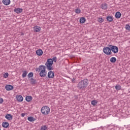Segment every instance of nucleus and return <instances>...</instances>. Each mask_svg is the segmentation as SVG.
Wrapping results in <instances>:
<instances>
[{"mask_svg": "<svg viewBox=\"0 0 130 130\" xmlns=\"http://www.w3.org/2000/svg\"><path fill=\"white\" fill-rule=\"evenodd\" d=\"M99 22L100 23H103V22H104V19H103V18H99Z\"/></svg>", "mask_w": 130, "mask_h": 130, "instance_id": "obj_33", "label": "nucleus"}, {"mask_svg": "<svg viewBox=\"0 0 130 130\" xmlns=\"http://www.w3.org/2000/svg\"><path fill=\"white\" fill-rule=\"evenodd\" d=\"M34 29L35 32H40V31L41 30V27L38 26H35V27H34Z\"/></svg>", "mask_w": 130, "mask_h": 130, "instance_id": "obj_10", "label": "nucleus"}, {"mask_svg": "<svg viewBox=\"0 0 130 130\" xmlns=\"http://www.w3.org/2000/svg\"><path fill=\"white\" fill-rule=\"evenodd\" d=\"M101 9H102V10H106L107 9V4L106 3L102 4Z\"/></svg>", "mask_w": 130, "mask_h": 130, "instance_id": "obj_20", "label": "nucleus"}, {"mask_svg": "<svg viewBox=\"0 0 130 130\" xmlns=\"http://www.w3.org/2000/svg\"><path fill=\"white\" fill-rule=\"evenodd\" d=\"M3 4L5 6H9L11 4V0H3Z\"/></svg>", "mask_w": 130, "mask_h": 130, "instance_id": "obj_14", "label": "nucleus"}, {"mask_svg": "<svg viewBox=\"0 0 130 130\" xmlns=\"http://www.w3.org/2000/svg\"><path fill=\"white\" fill-rule=\"evenodd\" d=\"M14 12H15V13H16V14H20L22 13V12H23V9L19 8H15L14 10Z\"/></svg>", "mask_w": 130, "mask_h": 130, "instance_id": "obj_8", "label": "nucleus"}, {"mask_svg": "<svg viewBox=\"0 0 130 130\" xmlns=\"http://www.w3.org/2000/svg\"><path fill=\"white\" fill-rule=\"evenodd\" d=\"M23 96H22V95H19L17 96V100L19 102H22V101H23Z\"/></svg>", "mask_w": 130, "mask_h": 130, "instance_id": "obj_19", "label": "nucleus"}, {"mask_svg": "<svg viewBox=\"0 0 130 130\" xmlns=\"http://www.w3.org/2000/svg\"><path fill=\"white\" fill-rule=\"evenodd\" d=\"M75 80H76V79L73 78V79H72V83H75Z\"/></svg>", "mask_w": 130, "mask_h": 130, "instance_id": "obj_36", "label": "nucleus"}, {"mask_svg": "<svg viewBox=\"0 0 130 130\" xmlns=\"http://www.w3.org/2000/svg\"><path fill=\"white\" fill-rule=\"evenodd\" d=\"M41 112L42 114L47 115L49 114V112H50V109L49 107H48V106H44L41 109Z\"/></svg>", "mask_w": 130, "mask_h": 130, "instance_id": "obj_3", "label": "nucleus"}, {"mask_svg": "<svg viewBox=\"0 0 130 130\" xmlns=\"http://www.w3.org/2000/svg\"><path fill=\"white\" fill-rule=\"evenodd\" d=\"M48 78L49 79H52L54 78V73H53L52 71H49L48 73Z\"/></svg>", "mask_w": 130, "mask_h": 130, "instance_id": "obj_7", "label": "nucleus"}, {"mask_svg": "<svg viewBox=\"0 0 130 130\" xmlns=\"http://www.w3.org/2000/svg\"><path fill=\"white\" fill-rule=\"evenodd\" d=\"M36 54L40 56L43 54V51L41 49H39L36 51Z\"/></svg>", "mask_w": 130, "mask_h": 130, "instance_id": "obj_11", "label": "nucleus"}, {"mask_svg": "<svg viewBox=\"0 0 130 130\" xmlns=\"http://www.w3.org/2000/svg\"><path fill=\"white\" fill-rule=\"evenodd\" d=\"M3 102H4V99H3V98H0V104H2Z\"/></svg>", "mask_w": 130, "mask_h": 130, "instance_id": "obj_35", "label": "nucleus"}, {"mask_svg": "<svg viewBox=\"0 0 130 130\" xmlns=\"http://www.w3.org/2000/svg\"><path fill=\"white\" fill-rule=\"evenodd\" d=\"M26 114L25 113H21V115L22 116V117H24V116H25Z\"/></svg>", "mask_w": 130, "mask_h": 130, "instance_id": "obj_37", "label": "nucleus"}, {"mask_svg": "<svg viewBox=\"0 0 130 130\" xmlns=\"http://www.w3.org/2000/svg\"><path fill=\"white\" fill-rule=\"evenodd\" d=\"M46 75H47V72H46V70L41 71L40 72V76L42 78H44V77L46 76Z\"/></svg>", "mask_w": 130, "mask_h": 130, "instance_id": "obj_6", "label": "nucleus"}, {"mask_svg": "<svg viewBox=\"0 0 130 130\" xmlns=\"http://www.w3.org/2000/svg\"><path fill=\"white\" fill-rule=\"evenodd\" d=\"M45 64L46 67H47V69L48 71H53V67H52L53 62L52 59H48Z\"/></svg>", "mask_w": 130, "mask_h": 130, "instance_id": "obj_2", "label": "nucleus"}, {"mask_svg": "<svg viewBox=\"0 0 130 130\" xmlns=\"http://www.w3.org/2000/svg\"><path fill=\"white\" fill-rule=\"evenodd\" d=\"M47 129V126L46 125H43L41 127V130H46Z\"/></svg>", "mask_w": 130, "mask_h": 130, "instance_id": "obj_28", "label": "nucleus"}, {"mask_svg": "<svg viewBox=\"0 0 130 130\" xmlns=\"http://www.w3.org/2000/svg\"><path fill=\"white\" fill-rule=\"evenodd\" d=\"M52 60L53 61H53L54 62H56V60H57V58L56 57V56L53 57L52 59Z\"/></svg>", "mask_w": 130, "mask_h": 130, "instance_id": "obj_32", "label": "nucleus"}, {"mask_svg": "<svg viewBox=\"0 0 130 130\" xmlns=\"http://www.w3.org/2000/svg\"><path fill=\"white\" fill-rule=\"evenodd\" d=\"M5 89L7 91H11V90H13V89H14V86L11 85H7L5 86Z\"/></svg>", "mask_w": 130, "mask_h": 130, "instance_id": "obj_9", "label": "nucleus"}, {"mask_svg": "<svg viewBox=\"0 0 130 130\" xmlns=\"http://www.w3.org/2000/svg\"><path fill=\"white\" fill-rule=\"evenodd\" d=\"M39 72H41V71H45L46 70V68L44 65H40L39 66Z\"/></svg>", "mask_w": 130, "mask_h": 130, "instance_id": "obj_15", "label": "nucleus"}, {"mask_svg": "<svg viewBox=\"0 0 130 130\" xmlns=\"http://www.w3.org/2000/svg\"><path fill=\"white\" fill-rule=\"evenodd\" d=\"M28 80H29V82L31 85H35V84H36V79H34V77H32V78H30Z\"/></svg>", "mask_w": 130, "mask_h": 130, "instance_id": "obj_12", "label": "nucleus"}, {"mask_svg": "<svg viewBox=\"0 0 130 130\" xmlns=\"http://www.w3.org/2000/svg\"><path fill=\"white\" fill-rule=\"evenodd\" d=\"M109 126H110V125L108 126L107 127V128H109Z\"/></svg>", "mask_w": 130, "mask_h": 130, "instance_id": "obj_39", "label": "nucleus"}, {"mask_svg": "<svg viewBox=\"0 0 130 130\" xmlns=\"http://www.w3.org/2000/svg\"><path fill=\"white\" fill-rule=\"evenodd\" d=\"M1 6H0V10H1Z\"/></svg>", "mask_w": 130, "mask_h": 130, "instance_id": "obj_41", "label": "nucleus"}, {"mask_svg": "<svg viewBox=\"0 0 130 130\" xmlns=\"http://www.w3.org/2000/svg\"><path fill=\"white\" fill-rule=\"evenodd\" d=\"M36 72H39V68H37L36 69Z\"/></svg>", "mask_w": 130, "mask_h": 130, "instance_id": "obj_38", "label": "nucleus"}, {"mask_svg": "<svg viewBox=\"0 0 130 130\" xmlns=\"http://www.w3.org/2000/svg\"><path fill=\"white\" fill-rule=\"evenodd\" d=\"M5 118L8 120H12L13 119V116L10 114H8L5 116Z\"/></svg>", "mask_w": 130, "mask_h": 130, "instance_id": "obj_13", "label": "nucleus"}, {"mask_svg": "<svg viewBox=\"0 0 130 130\" xmlns=\"http://www.w3.org/2000/svg\"><path fill=\"white\" fill-rule=\"evenodd\" d=\"M25 100L27 101V102H30L31 100H32V96H27L25 98Z\"/></svg>", "mask_w": 130, "mask_h": 130, "instance_id": "obj_23", "label": "nucleus"}, {"mask_svg": "<svg viewBox=\"0 0 130 130\" xmlns=\"http://www.w3.org/2000/svg\"><path fill=\"white\" fill-rule=\"evenodd\" d=\"M115 89H116V90H121V86L120 85H116Z\"/></svg>", "mask_w": 130, "mask_h": 130, "instance_id": "obj_29", "label": "nucleus"}, {"mask_svg": "<svg viewBox=\"0 0 130 130\" xmlns=\"http://www.w3.org/2000/svg\"><path fill=\"white\" fill-rule=\"evenodd\" d=\"M75 13H76V14L81 13V10H80L79 9H78V8L75 9Z\"/></svg>", "mask_w": 130, "mask_h": 130, "instance_id": "obj_30", "label": "nucleus"}, {"mask_svg": "<svg viewBox=\"0 0 130 130\" xmlns=\"http://www.w3.org/2000/svg\"><path fill=\"white\" fill-rule=\"evenodd\" d=\"M89 84V80L87 79H85L81 80L78 84L77 87L80 90H85L87 88V86Z\"/></svg>", "mask_w": 130, "mask_h": 130, "instance_id": "obj_1", "label": "nucleus"}, {"mask_svg": "<svg viewBox=\"0 0 130 130\" xmlns=\"http://www.w3.org/2000/svg\"><path fill=\"white\" fill-rule=\"evenodd\" d=\"M125 29L126 30H128L129 31H130V26L129 24H126Z\"/></svg>", "mask_w": 130, "mask_h": 130, "instance_id": "obj_31", "label": "nucleus"}, {"mask_svg": "<svg viewBox=\"0 0 130 130\" xmlns=\"http://www.w3.org/2000/svg\"><path fill=\"white\" fill-rule=\"evenodd\" d=\"M9 77V73H6L4 74V77L7 79Z\"/></svg>", "mask_w": 130, "mask_h": 130, "instance_id": "obj_34", "label": "nucleus"}, {"mask_svg": "<svg viewBox=\"0 0 130 130\" xmlns=\"http://www.w3.org/2000/svg\"><path fill=\"white\" fill-rule=\"evenodd\" d=\"M27 74H28L27 71H23V74L22 75V78H25V77L27 76Z\"/></svg>", "mask_w": 130, "mask_h": 130, "instance_id": "obj_26", "label": "nucleus"}, {"mask_svg": "<svg viewBox=\"0 0 130 130\" xmlns=\"http://www.w3.org/2000/svg\"><path fill=\"white\" fill-rule=\"evenodd\" d=\"M107 20L108 22H112V21H113V18L112 17V16H107Z\"/></svg>", "mask_w": 130, "mask_h": 130, "instance_id": "obj_22", "label": "nucleus"}, {"mask_svg": "<svg viewBox=\"0 0 130 130\" xmlns=\"http://www.w3.org/2000/svg\"><path fill=\"white\" fill-rule=\"evenodd\" d=\"M103 52L107 55H111L112 54V52H111V50L109 46L108 47H105L103 48Z\"/></svg>", "mask_w": 130, "mask_h": 130, "instance_id": "obj_4", "label": "nucleus"}, {"mask_svg": "<svg viewBox=\"0 0 130 130\" xmlns=\"http://www.w3.org/2000/svg\"><path fill=\"white\" fill-rule=\"evenodd\" d=\"M27 119L29 121H30L31 122H32V121H34L35 120V119H34V118L33 117H28L27 118Z\"/></svg>", "mask_w": 130, "mask_h": 130, "instance_id": "obj_25", "label": "nucleus"}, {"mask_svg": "<svg viewBox=\"0 0 130 130\" xmlns=\"http://www.w3.org/2000/svg\"><path fill=\"white\" fill-rule=\"evenodd\" d=\"M97 103H98V102L93 100L91 101V104L92 105H93V106H95V105H96V104H97Z\"/></svg>", "mask_w": 130, "mask_h": 130, "instance_id": "obj_27", "label": "nucleus"}, {"mask_svg": "<svg viewBox=\"0 0 130 130\" xmlns=\"http://www.w3.org/2000/svg\"><path fill=\"white\" fill-rule=\"evenodd\" d=\"M9 125H10V124L8 122H3L2 123V126L3 127H5L6 128H7V127H9Z\"/></svg>", "mask_w": 130, "mask_h": 130, "instance_id": "obj_16", "label": "nucleus"}, {"mask_svg": "<svg viewBox=\"0 0 130 130\" xmlns=\"http://www.w3.org/2000/svg\"><path fill=\"white\" fill-rule=\"evenodd\" d=\"M108 46L111 48V51H112L114 53L118 52V47L117 46H113V45H108Z\"/></svg>", "mask_w": 130, "mask_h": 130, "instance_id": "obj_5", "label": "nucleus"}, {"mask_svg": "<svg viewBox=\"0 0 130 130\" xmlns=\"http://www.w3.org/2000/svg\"><path fill=\"white\" fill-rule=\"evenodd\" d=\"M21 35L22 36L24 35V33H21Z\"/></svg>", "mask_w": 130, "mask_h": 130, "instance_id": "obj_40", "label": "nucleus"}, {"mask_svg": "<svg viewBox=\"0 0 130 130\" xmlns=\"http://www.w3.org/2000/svg\"><path fill=\"white\" fill-rule=\"evenodd\" d=\"M115 16V18H116V19H119L120 18V17H121V13H120V12H117L116 13Z\"/></svg>", "mask_w": 130, "mask_h": 130, "instance_id": "obj_18", "label": "nucleus"}, {"mask_svg": "<svg viewBox=\"0 0 130 130\" xmlns=\"http://www.w3.org/2000/svg\"><path fill=\"white\" fill-rule=\"evenodd\" d=\"M110 61L112 63H114V62H115L116 61V58H115V57H112L110 58Z\"/></svg>", "mask_w": 130, "mask_h": 130, "instance_id": "obj_24", "label": "nucleus"}, {"mask_svg": "<svg viewBox=\"0 0 130 130\" xmlns=\"http://www.w3.org/2000/svg\"><path fill=\"white\" fill-rule=\"evenodd\" d=\"M27 78L28 80L34 78V75L33 74V72H30L27 75Z\"/></svg>", "mask_w": 130, "mask_h": 130, "instance_id": "obj_17", "label": "nucleus"}, {"mask_svg": "<svg viewBox=\"0 0 130 130\" xmlns=\"http://www.w3.org/2000/svg\"><path fill=\"white\" fill-rule=\"evenodd\" d=\"M85 22H86V18H85L84 17L80 18V24H84V23H85Z\"/></svg>", "mask_w": 130, "mask_h": 130, "instance_id": "obj_21", "label": "nucleus"}, {"mask_svg": "<svg viewBox=\"0 0 130 130\" xmlns=\"http://www.w3.org/2000/svg\"><path fill=\"white\" fill-rule=\"evenodd\" d=\"M0 130H1V128H0Z\"/></svg>", "mask_w": 130, "mask_h": 130, "instance_id": "obj_42", "label": "nucleus"}]
</instances>
